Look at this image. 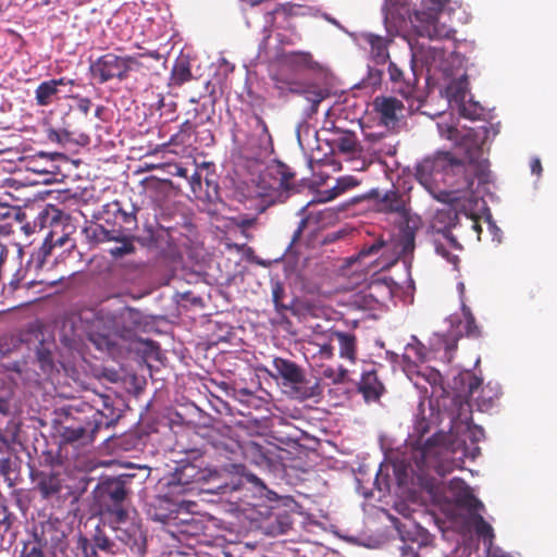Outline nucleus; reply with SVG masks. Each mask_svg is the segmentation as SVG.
Here are the masks:
<instances>
[{
    "label": "nucleus",
    "mask_w": 557,
    "mask_h": 557,
    "mask_svg": "<svg viewBox=\"0 0 557 557\" xmlns=\"http://www.w3.org/2000/svg\"><path fill=\"white\" fill-rule=\"evenodd\" d=\"M143 323V313L128 306L116 311L83 308L63 323L62 342L75 347L85 335L97 349L111 352L117 339H132Z\"/></svg>",
    "instance_id": "1"
},
{
    "label": "nucleus",
    "mask_w": 557,
    "mask_h": 557,
    "mask_svg": "<svg viewBox=\"0 0 557 557\" xmlns=\"http://www.w3.org/2000/svg\"><path fill=\"white\" fill-rule=\"evenodd\" d=\"M447 138L456 140L459 148L463 149V159H454L449 152L434 160L425 159L416 168L414 176L429 190L437 182L441 172H443L444 182L456 190L471 188L473 177L469 172L481 157L483 138H480L473 129H467L460 134L453 126L447 127Z\"/></svg>",
    "instance_id": "2"
},
{
    "label": "nucleus",
    "mask_w": 557,
    "mask_h": 557,
    "mask_svg": "<svg viewBox=\"0 0 557 557\" xmlns=\"http://www.w3.org/2000/svg\"><path fill=\"white\" fill-rule=\"evenodd\" d=\"M131 479V475H120L102 480L97 486L96 497L103 525L112 529L117 540L140 553L146 543L145 532L141 524L131 518L126 505Z\"/></svg>",
    "instance_id": "3"
},
{
    "label": "nucleus",
    "mask_w": 557,
    "mask_h": 557,
    "mask_svg": "<svg viewBox=\"0 0 557 557\" xmlns=\"http://www.w3.org/2000/svg\"><path fill=\"white\" fill-rule=\"evenodd\" d=\"M87 398L91 405L71 406L60 423L59 433L66 443L89 444L100 428L113 425L120 417L110 395L94 393Z\"/></svg>",
    "instance_id": "4"
},
{
    "label": "nucleus",
    "mask_w": 557,
    "mask_h": 557,
    "mask_svg": "<svg viewBox=\"0 0 557 557\" xmlns=\"http://www.w3.org/2000/svg\"><path fill=\"white\" fill-rule=\"evenodd\" d=\"M274 89L280 98L299 95L308 106L304 108V116L311 119L319 111L320 103L330 97V90L315 82L302 81L288 73L284 66L272 76Z\"/></svg>",
    "instance_id": "5"
},
{
    "label": "nucleus",
    "mask_w": 557,
    "mask_h": 557,
    "mask_svg": "<svg viewBox=\"0 0 557 557\" xmlns=\"http://www.w3.org/2000/svg\"><path fill=\"white\" fill-rule=\"evenodd\" d=\"M141 66L136 55H117L108 52L90 62V76L98 83L104 84L113 79L120 82L126 79L133 70Z\"/></svg>",
    "instance_id": "6"
},
{
    "label": "nucleus",
    "mask_w": 557,
    "mask_h": 557,
    "mask_svg": "<svg viewBox=\"0 0 557 557\" xmlns=\"http://www.w3.org/2000/svg\"><path fill=\"white\" fill-rule=\"evenodd\" d=\"M449 0H422L424 10L414 12L412 25L420 37L431 40L450 38L455 30L440 21V13Z\"/></svg>",
    "instance_id": "7"
},
{
    "label": "nucleus",
    "mask_w": 557,
    "mask_h": 557,
    "mask_svg": "<svg viewBox=\"0 0 557 557\" xmlns=\"http://www.w3.org/2000/svg\"><path fill=\"white\" fill-rule=\"evenodd\" d=\"M294 177L295 173L281 161H275L264 169L259 182V195L264 197V208L282 200L285 191L293 187Z\"/></svg>",
    "instance_id": "8"
},
{
    "label": "nucleus",
    "mask_w": 557,
    "mask_h": 557,
    "mask_svg": "<svg viewBox=\"0 0 557 557\" xmlns=\"http://www.w3.org/2000/svg\"><path fill=\"white\" fill-rule=\"evenodd\" d=\"M447 454L445 435L437 432L424 441V444L416 453V463L420 470H434L438 475L445 476L454 470V465L444 458Z\"/></svg>",
    "instance_id": "9"
},
{
    "label": "nucleus",
    "mask_w": 557,
    "mask_h": 557,
    "mask_svg": "<svg viewBox=\"0 0 557 557\" xmlns=\"http://www.w3.org/2000/svg\"><path fill=\"white\" fill-rule=\"evenodd\" d=\"M276 371L275 376L284 381V385L293 387L295 395L300 399H309L321 394V387L318 382L307 386V380L304 370L294 361L276 357L272 361Z\"/></svg>",
    "instance_id": "10"
},
{
    "label": "nucleus",
    "mask_w": 557,
    "mask_h": 557,
    "mask_svg": "<svg viewBox=\"0 0 557 557\" xmlns=\"http://www.w3.org/2000/svg\"><path fill=\"white\" fill-rule=\"evenodd\" d=\"M211 471L202 468L197 461L185 462L177 467L168 479L166 487L171 494L184 495L195 488V484L207 482Z\"/></svg>",
    "instance_id": "11"
},
{
    "label": "nucleus",
    "mask_w": 557,
    "mask_h": 557,
    "mask_svg": "<svg viewBox=\"0 0 557 557\" xmlns=\"http://www.w3.org/2000/svg\"><path fill=\"white\" fill-rule=\"evenodd\" d=\"M137 209L132 206L129 211L122 207L121 201L113 200L102 206V209L95 214L98 220L112 224V227L122 228L124 233L131 232L137 227Z\"/></svg>",
    "instance_id": "12"
},
{
    "label": "nucleus",
    "mask_w": 557,
    "mask_h": 557,
    "mask_svg": "<svg viewBox=\"0 0 557 557\" xmlns=\"http://www.w3.org/2000/svg\"><path fill=\"white\" fill-rule=\"evenodd\" d=\"M178 496V494H171L168 488L166 494L159 495L149 503L147 515L151 520L170 527L174 513H177V505L181 499Z\"/></svg>",
    "instance_id": "13"
},
{
    "label": "nucleus",
    "mask_w": 557,
    "mask_h": 557,
    "mask_svg": "<svg viewBox=\"0 0 557 557\" xmlns=\"http://www.w3.org/2000/svg\"><path fill=\"white\" fill-rule=\"evenodd\" d=\"M387 72L392 88L395 92L405 98L413 97L418 84V76L413 67L406 71L395 62L389 61Z\"/></svg>",
    "instance_id": "14"
},
{
    "label": "nucleus",
    "mask_w": 557,
    "mask_h": 557,
    "mask_svg": "<svg viewBox=\"0 0 557 557\" xmlns=\"http://www.w3.org/2000/svg\"><path fill=\"white\" fill-rule=\"evenodd\" d=\"M312 8L300 3H278L273 10L267 13L268 22L273 27H289V20L311 15Z\"/></svg>",
    "instance_id": "15"
},
{
    "label": "nucleus",
    "mask_w": 557,
    "mask_h": 557,
    "mask_svg": "<svg viewBox=\"0 0 557 557\" xmlns=\"http://www.w3.org/2000/svg\"><path fill=\"white\" fill-rule=\"evenodd\" d=\"M449 490L454 492L455 504L466 509L469 516L475 511H484V504L473 494L471 487L462 480L454 478L449 482Z\"/></svg>",
    "instance_id": "16"
},
{
    "label": "nucleus",
    "mask_w": 557,
    "mask_h": 557,
    "mask_svg": "<svg viewBox=\"0 0 557 557\" xmlns=\"http://www.w3.org/2000/svg\"><path fill=\"white\" fill-rule=\"evenodd\" d=\"M52 248L53 245L51 240L46 238L42 245L38 248V250L32 252L30 258L27 262V267L25 269H18L13 274L12 280L9 283L12 290H15L21 286V283L26 278L28 272H30L32 270L37 272L38 270L42 269L47 257L51 253Z\"/></svg>",
    "instance_id": "17"
},
{
    "label": "nucleus",
    "mask_w": 557,
    "mask_h": 557,
    "mask_svg": "<svg viewBox=\"0 0 557 557\" xmlns=\"http://www.w3.org/2000/svg\"><path fill=\"white\" fill-rule=\"evenodd\" d=\"M357 391L362 395L366 403L377 401L385 393V386L373 367L362 371Z\"/></svg>",
    "instance_id": "18"
},
{
    "label": "nucleus",
    "mask_w": 557,
    "mask_h": 557,
    "mask_svg": "<svg viewBox=\"0 0 557 557\" xmlns=\"http://www.w3.org/2000/svg\"><path fill=\"white\" fill-rule=\"evenodd\" d=\"M409 199L400 191L393 189L386 191L379 200V211L384 213H396L405 222L407 219H412L408 208Z\"/></svg>",
    "instance_id": "19"
},
{
    "label": "nucleus",
    "mask_w": 557,
    "mask_h": 557,
    "mask_svg": "<svg viewBox=\"0 0 557 557\" xmlns=\"http://www.w3.org/2000/svg\"><path fill=\"white\" fill-rule=\"evenodd\" d=\"M190 505L195 504L180 499L177 513H174L170 524V528H173V530H170L171 533L177 532L181 534L193 535L197 532L199 521H197L190 513L188 509Z\"/></svg>",
    "instance_id": "20"
},
{
    "label": "nucleus",
    "mask_w": 557,
    "mask_h": 557,
    "mask_svg": "<svg viewBox=\"0 0 557 557\" xmlns=\"http://www.w3.org/2000/svg\"><path fill=\"white\" fill-rule=\"evenodd\" d=\"M373 107L385 126H394L398 122V114L404 110L403 102L394 97H376Z\"/></svg>",
    "instance_id": "21"
},
{
    "label": "nucleus",
    "mask_w": 557,
    "mask_h": 557,
    "mask_svg": "<svg viewBox=\"0 0 557 557\" xmlns=\"http://www.w3.org/2000/svg\"><path fill=\"white\" fill-rule=\"evenodd\" d=\"M65 85H74V81L61 77L40 83L35 90L36 103L40 107L50 106L58 99L59 87Z\"/></svg>",
    "instance_id": "22"
},
{
    "label": "nucleus",
    "mask_w": 557,
    "mask_h": 557,
    "mask_svg": "<svg viewBox=\"0 0 557 557\" xmlns=\"http://www.w3.org/2000/svg\"><path fill=\"white\" fill-rule=\"evenodd\" d=\"M363 41L369 46L370 58L375 64H384L389 59L388 46L391 39L375 34L362 35Z\"/></svg>",
    "instance_id": "23"
},
{
    "label": "nucleus",
    "mask_w": 557,
    "mask_h": 557,
    "mask_svg": "<svg viewBox=\"0 0 557 557\" xmlns=\"http://www.w3.org/2000/svg\"><path fill=\"white\" fill-rule=\"evenodd\" d=\"M83 234L89 244L99 245L120 239V228H108L100 223H90L83 228Z\"/></svg>",
    "instance_id": "24"
},
{
    "label": "nucleus",
    "mask_w": 557,
    "mask_h": 557,
    "mask_svg": "<svg viewBox=\"0 0 557 557\" xmlns=\"http://www.w3.org/2000/svg\"><path fill=\"white\" fill-rule=\"evenodd\" d=\"M420 219L414 216L407 219L400 228L398 246L403 256L411 255L414 250L416 232L419 228Z\"/></svg>",
    "instance_id": "25"
},
{
    "label": "nucleus",
    "mask_w": 557,
    "mask_h": 557,
    "mask_svg": "<svg viewBox=\"0 0 557 557\" xmlns=\"http://www.w3.org/2000/svg\"><path fill=\"white\" fill-rule=\"evenodd\" d=\"M37 487L42 498L49 499L61 492L63 487V481L59 473H54L52 471H41L38 474Z\"/></svg>",
    "instance_id": "26"
},
{
    "label": "nucleus",
    "mask_w": 557,
    "mask_h": 557,
    "mask_svg": "<svg viewBox=\"0 0 557 557\" xmlns=\"http://www.w3.org/2000/svg\"><path fill=\"white\" fill-rule=\"evenodd\" d=\"M458 223V213L451 206H445L436 210L434 213L431 226L437 233H445L450 231Z\"/></svg>",
    "instance_id": "27"
},
{
    "label": "nucleus",
    "mask_w": 557,
    "mask_h": 557,
    "mask_svg": "<svg viewBox=\"0 0 557 557\" xmlns=\"http://www.w3.org/2000/svg\"><path fill=\"white\" fill-rule=\"evenodd\" d=\"M469 94V81L466 75L454 79L446 88V96L451 106L456 108L466 102Z\"/></svg>",
    "instance_id": "28"
},
{
    "label": "nucleus",
    "mask_w": 557,
    "mask_h": 557,
    "mask_svg": "<svg viewBox=\"0 0 557 557\" xmlns=\"http://www.w3.org/2000/svg\"><path fill=\"white\" fill-rule=\"evenodd\" d=\"M332 337L337 341L339 346V356L351 362L357 357V338L354 334L336 331Z\"/></svg>",
    "instance_id": "29"
},
{
    "label": "nucleus",
    "mask_w": 557,
    "mask_h": 557,
    "mask_svg": "<svg viewBox=\"0 0 557 557\" xmlns=\"http://www.w3.org/2000/svg\"><path fill=\"white\" fill-rule=\"evenodd\" d=\"M337 137L334 139L335 147L342 153L355 154L360 152V144L355 132L338 129Z\"/></svg>",
    "instance_id": "30"
},
{
    "label": "nucleus",
    "mask_w": 557,
    "mask_h": 557,
    "mask_svg": "<svg viewBox=\"0 0 557 557\" xmlns=\"http://www.w3.org/2000/svg\"><path fill=\"white\" fill-rule=\"evenodd\" d=\"M426 355L425 346L416 336H412L411 343H408L405 347L403 360L408 366H417L426 360Z\"/></svg>",
    "instance_id": "31"
},
{
    "label": "nucleus",
    "mask_w": 557,
    "mask_h": 557,
    "mask_svg": "<svg viewBox=\"0 0 557 557\" xmlns=\"http://www.w3.org/2000/svg\"><path fill=\"white\" fill-rule=\"evenodd\" d=\"M469 523L473 527L475 534L484 540V543L491 546L495 537L492 525L485 521L481 511L472 512L469 516Z\"/></svg>",
    "instance_id": "32"
},
{
    "label": "nucleus",
    "mask_w": 557,
    "mask_h": 557,
    "mask_svg": "<svg viewBox=\"0 0 557 557\" xmlns=\"http://www.w3.org/2000/svg\"><path fill=\"white\" fill-rule=\"evenodd\" d=\"M236 447L240 450L244 459L257 465L263 466L265 462V455L263 451V447L252 441L245 442L244 444H236Z\"/></svg>",
    "instance_id": "33"
},
{
    "label": "nucleus",
    "mask_w": 557,
    "mask_h": 557,
    "mask_svg": "<svg viewBox=\"0 0 557 557\" xmlns=\"http://www.w3.org/2000/svg\"><path fill=\"white\" fill-rule=\"evenodd\" d=\"M193 77L190 63L187 58H178L171 71V82L175 86H182Z\"/></svg>",
    "instance_id": "34"
},
{
    "label": "nucleus",
    "mask_w": 557,
    "mask_h": 557,
    "mask_svg": "<svg viewBox=\"0 0 557 557\" xmlns=\"http://www.w3.org/2000/svg\"><path fill=\"white\" fill-rule=\"evenodd\" d=\"M358 185H359V182L354 176L348 175V176L338 177L336 180L335 185L332 188L323 191V195H324L323 200L331 201Z\"/></svg>",
    "instance_id": "35"
},
{
    "label": "nucleus",
    "mask_w": 557,
    "mask_h": 557,
    "mask_svg": "<svg viewBox=\"0 0 557 557\" xmlns=\"http://www.w3.org/2000/svg\"><path fill=\"white\" fill-rule=\"evenodd\" d=\"M119 235L120 239L114 242L121 245L109 249V255L114 259H120L124 256L132 255L136 250L134 245V236L124 233L122 228H120Z\"/></svg>",
    "instance_id": "36"
},
{
    "label": "nucleus",
    "mask_w": 557,
    "mask_h": 557,
    "mask_svg": "<svg viewBox=\"0 0 557 557\" xmlns=\"http://www.w3.org/2000/svg\"><path fill=\"white\" fill-rule=\"evenodd\" d=\"M284 66L296 69H309L312 63V54L306 51H292L283 55Z\"/></svg>",
    "instance_id": "37"
},
{
    "label": "nucleus",
    "mask_w": 557,
    "mask_h": 557,
    "mask_svg": "<svg viewBox=\"0 0 557 557\" xmlns=\"http://www.w3.org/2000/svg\"><path fill=\"white\" fill-rule=\"evenodd\" d=\"M97 548L106 554H114L115 543L106 534L100 525H97L91 536Z\"/></svg>",
    "instance_id": "38"
},
{
    "label": "nucleus",
    "mask_w": 557,
    "mask_h": 557,
    "mask_svg": "<svg viewBox=\"0 0 557 557\" xmlns=\"http://www.w3.org/2000/svg\"><path fill=\"white\" fill-rule=\"evenodd\" d=\"M457 109L461 116L470 119L472 121L480 120L484 114L483 107L480 103L472 100L459 104Z\"/></svg>",
    "instance_id": "39"
},
{
    "label": "nucleus",
    "mask_w": 557,
    "mask_h": 557,
    "mask_svg": "<svg viewBox=\"0 0 557 557\" xmlns=\"http://www.w3.org/2000/svg\"><path fill=\"white\" fill-rule=\"evenodd\" d=\"M14 396L12 384L0 380V413L9 414L11 411V401Z\"/></svg>",
    "instance_id": "40"
},
{
    "label": "nucleus",
    "mask_w": 557,
    "mask_h": 557,
    "mask_svg": "<svg viewBox=\"0 0 557 557\" xmlns=\"http://www.w3.org/2000/svg\"><path fill=\"white\" fill-rule=\"evenodd\" d=\"M75 550L77 557H99L95 543L83 535L77 537Z\"/></svg>",
    "instance_id": "41"
},
{
    "label": "nucleus",
    "mask_w": 557,
    "mask_h": 557,
    "mask_svg": "<svg viewBox=\"0 0 557 557\" xmlns=\"http://www.w3.org/2000/svg\"><path fill=\"white\" fill-rule=\"evenodd\" d=\"M386 247L384 239L375 238L372 243H366L358 253V258H366L372 256H379L382 250Z\"/></svg>",
    "instance_id": "42"
},
{
    "label": "nucleus",
    "mask_w": 557,
    "mask_h": 557,
    "mask_svg": "<svg viewBox=\"0 0 557 557\" xmlns=\"http://www.w3.org/2000/svg\"><path fill=\"white\" fill-rule=\"evenodd\" d=\"M36 358L40 369L47 373L53 369V357L51 351L42 345L36 350Z\"/></svg>",
    "instance_id": "43"
},
{
    "label": "nucleus",
    "mask_w": 557,
    "mask_h": 557,
    "mask_svg": "<svg viewBox=\"0 0 557 557\" xmlns=\"http://www.w3.org/2000/svg\"><path fill=\"white\" fill-rule=\"evenodd\" d=\"M462 313L465 318V331L468 336L478 337L480 335L479 326L476 325L475 318L471 310L463 306Z\"/></svg>",
    "instance_id": "44"
},
{
    "label": "nucleus",
    "mask_w": 557,
    "mask_h": 557,
    "mask_svg": "<svg viewBox=\"0 0 557 557\" xmlns=\"http://www.w3.org/2000/svg\"><path fill=\"white\" fill-rule=\"evenodd\" d=\"M463 382L467 384V393L470 397H474V394L479 392L483 384V380L479 376H476L473 373H466L465 377L462 379Z\"/></svg>",
    "instance_id": "45"
},
{
    "label": "nucleus",
    "mask_w": 557,
    "mask_h": 557,
    "mask_svg": "<svg viewBox=\"0 0 557 557\" xmlns=\"http://www.w3.org/2000/svg\"><path fill=\"white\" fill-rule=\"evenodd\" d=\"M284 288L281 284H275L272 288V299L275 306V309L278 313H283L288 310L289 307L282 302V298L284 297Z\"/></svg>",
    "instance_id": "46"
},
{
    "label": "nucleus",
    "mask_w": 557,
    "mask_h": 557,
    "mask_svg": "<svg viewBox=\"0 0 557 557\" xmlns=\"http://www.w3.org/2000/svg\"><path fill=\"white\" fill-rule=\"evenodd\" d=\"M21 557H45L40 543L38 541L25 543Z\"/></svg>",
    "instance_id": "47"
},
{
    "label": "nucleus",
    "mask_w": 557,
    "mask_h": 557,
    "mask_svg": "<svg viewBox=\"0 0 557 557\" xmlns=\"http://www.w3.org/2000/svg\"><path fill=\"white\" fill-rule=\"evenodd\" d=\"M434 248H435V252L443 257L444 259H446L449 263L454 264L455 267L458 264L459 262V257L455 253H451L448 248L446 247L445 244L443 243H440L438 240H435L434 242Z\"/></svg>",
    "instance_id": "48"
},
{
    "label": "nucleus",
    "mask_w": 557,
    "mask_h": 557,
    "mask_svg": "<svg viewBox=\"0 0 557 557\" xmlns=\"http://www.w3.org/2000/svg\"><path fill=\"white\" fill-rule=\"evenodd\" d=\"M0 515H3V517L0 519V529H2L3 532H8L16 521V517L9 510L8 506L7 511H0Z\"/></svg>",
    "instance_id": "49"
},
{
    "label": "nucleus",
    "mask_w": 557,
    "mask_h": 557,
    "mask_svg": "<svg viewBox=\"0 0 557 557\" xmlns=\"http://www.w3.org/2000/svg\"><path fill=\"white\" fill-rule=\"evenodd\" d=\"M443 345L445 349V357L448 361L453 358V352L457 349V337L456 336H446L443 339Z\"/></svg>",
    "instance_id": "50"
},
{
    "label": "nucleus",
    "mask_w": 557,
    "mask_h": 557,
    "mask_svg": "<svg viewBox=\"0 0 557 557\" xmlns=\"http://www.w3.org/2000/svg\"><path fill=\"white\" fill-rule=\"evenodd\" d=\"M257 223V218H243L236 221V226L242 231L243 235L246 238H251V236L247 233L249 227H252Z\"/></svg>",
    "instance_id": "51"
},
{
    "label": "nucleus",
    "mask_w": 557,
    "mask_h": 557,
    "mask_svg": "<svg viewBox=\"0 0 557 557\" xmlns=\"http://www.w3.org/2000/svg\"><path fill=\"white\" fill-rule=\"evenodd\" d=\"M414 431L419 435V440L417 441V445H419V447L416 448V450H418L424 444V442L422 443L421 440H422V436L426 432H429V422L424 418L418 420L417 423H416V426H414ZM416 453L417 451H414V454Z\"/></svg>",
    "instance_id": "52"
},
{
    "label": "nucleus",
    "mask_w": 557,
    "mask_h": 557,
    "mask_svg": "<svg viewBox=\"0 0 557 557\" xmlns=\"http://www.w3.org/2000/svg\"><path fill=\"white\" fill-rule=\"evenodd\" d=\"M60 211L55 209L54 207H51L49 209H45L40 212L39 219L41 220V225H44L48 220L50 222H54L59 219Z\"/></svg>",
    "instance_id": "53"
},
{
    "label": "nucleus",
    "mask_w": 557,
    "mask_h": 557,
    "mask_svg": "<svg viewBox=\"0 0 557 557\" xmlns=\"http://www.w3.org/2000/svg\"><path fill=\"white\" fill-rule=\"evenodd\" d=\"M69 137H70V134L66 131H55V129L48 131V139L53 143L62 144L64 141H67Z\"/></svg>",
    "instance_id": "54"
},
{
    "label": "nucleus",
    "mask_w": 557,
    "mask_h": 557,
    "mask_svg": "<svg viewBox=\"0 0 557 557\" xmlns=\"http://www.w3.org/2000/svg\"><path fill=\"white\" fill-rule=\"evenodd\" d=\"M307 225H308V219H307V218H302V219L299 221V223H298V225H297L296 230H295V231H294V233H293V236H292V245H293V244H296V243L300 239V237H301V235H302V233H304L305 228L307 227Z\"/></svg>",
    "instance_id": "55"
},
{
    "label": "nucleus",
    "mask_w": 557,
    "mask_h": 557,
    "mask_svg": "<svg viewBox=\"0 0 557 557\" xmlns=\"http://www.w3.org/2000/svg\"><path fill=\"white\" fill-rule=\"evenodd\" d=\"M442 234L450 248L458 249V250L462 249V246L459 244L457 238L450 233V231L442 233Z\"/></svg>",
    "instance_id": "56"
},
{
    "label": "nucleus",
    "mask_w": 557,
    "mask_h": 557,
    "mask_svg": "<svg viewBox=\"0 0 557 557\" xmlns=\"http://www.w3.org/2000/svg\"><path fill=\"white\" fill-rule=\"evenodd\" d=\"M25 366H26V362L25 361H13V362H10L5 366V368L9 370V371H13V372H16L18 374H22L25 370Z\"/></svg>",
    "instance_id": "57"
},
{
    "label": "nucleus",
    "mask_w": 557,
    "mask_h": 557,
    "mask_svg": "<svg viewBox=\"0 0 557 557\" xmlns=\"http://www.w3.org/2000/svg\"><path fill=\"white\" fill-rule=\"evenodd\" d=\"M91 100L88 99V98H81L78 100V103H77V108L81 112H83L84 114H87L90 107H91Z\"/></svg>",
    "instance_id": "58"
},
{
    "label": "nucleus",
    "mask_w": 557,
    "mask_h": 557,
    "mask_svg": "<svg viewBox=\"0 0 557 557\" xmlns=\"http://www.w3.org/2000/svg\"><path fill=\"white\" fill-rule=\"evenodd\" d=\"M531 171L533 174L541 175L543 168L540 159L535 158L531 161Z\"/></svg>",
    "instance_id": "59"
},
{
    "label": "nucleus",
    "mask_w": 557,
    "mask_h": 557,
    "mask_svg": "<svg viewBox=\"0 0 557 557\" xmlns=\"http://www.w3.org/2000/svg\"><path fill=\"white\" fill-rule=\"evenodd\" d=\"M401 557H420V556L411 546L404 545L401 547Z\"/></svg>",
    "instance_id": "60"
},
{
    "label": "nucleus",
    "mask_w": 557,
    "mask_h": 557,
    "mask_svg": "<svg viewBox=\"0 0 557 557\" xmlns=\"http://www.w3.org/2000/svg\"><path fill=\"white\" fill-rule=\"evenodd\" d=\"M198 124H194L193 122H190L189 120H186L182 125H181V132H195V129L197 128Z\"/></svg>",
    "instance_id": "61"
},
{
    "label": "nucleus",
    "mask_w": 557,
    "mask_h": 557,
    "mask_svg": "<svg viewBox=\"0 0 557 557\" xmlns=\"http://www.w3.org/2000/svg\"><path fill=\"white\" fill-rule=\"evenodd\" d=\"M190 185L193 190H196V187L201 186V175L198 172H195L190 177Z\"/></svg>",
    "instance_id": "62"
},
{
    "label": "nucleus",
    "mask_w": 557,
    "mask_h": 557,
    "mask_svg": "<svg viewBox=\"0 0 557 557\" xmlns=\"http://www.w3.org/2000/svg\"><path fill=\"white\" fill-rule=\"evenodd\" d=\"M103 375L110 381V382H116L119 380V373L114 370L104 371Z\"/></svg>",
    "instance_id": "63"
},
{
    "label": "nucleus",
    "mask_w": 557,
    "mask_h": 557,
    "mask_svg": "<svg viewBox=\"0 0 557 557\" xmlns=\"http://www.w3.org/2000/svg\"><path fill=\"white\" fill-rule=\"evenodd\" d=\"M11 214V208L8 206H0V221L8 219Z\"/></svg>",
    "instance_id": "64"
}]
</instances>
